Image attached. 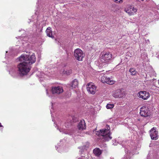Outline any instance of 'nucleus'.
<instances>
[{"mask_svg": "<svg viewBox=\"0 0 159 159\" xmlns=\"http://www.w3.org/2000/svg\"><path fill=\"white\" fill-rule=\"evenodd\" d=\"M112 141H113L112 143H113V144H114V145H116V140H113Z\"/></svg>", "mask_w": 159, "mask_h": 159, "instance_id": "b1692460", "label": "nucleus"}, {"mask_svg": "<svg viewBox=\"0 0 159 159\" xmlns=\"http://www.w3.org/2000/svg\"><path fill=\"white\" fill-rule=\"evenodd\" d=\"M94 154L97 156H99L102 153V151L99 148H96L93 150Z\"/></svg>", "mask_w": 159, "mask_h": 159, "instance_id": "4468645a", "label": "nucleus"}, {"mask_svg": "<svg viewBox=\"0 0 159 159\" xmlns=\"http://www.w3.org/2000/svg\"><path fill=\"white\" fill-rule=\"evenodd\" d=\"M129 72L132 75H135L137 73V71L135 70V69L133 68H131L129 69Z\"/></svg>", "mask_w": 159, "mask_h": 159, "instance_id": "f3484780", "label": "nucleus"}, {"mask_svg": "<svg viewBox=\"0 0 159 159\" xmlns=\"http://www.w3.org/2000/svg\"><path fill=\"white\" fill-rule=\"evenodd\" d=\"M78 129L80 130H82L86 129V124L84 120H81L78 123L77 125Z\"/></svg>", "mask_w": 159, "mask_h": 159, "instance_id": "f8f14e48", "label": "nucleus"}, {"mask_svg": "<svg viewBox=\"0 0 159 159\" xmlns=\"http://www.w3.org/2000/svg\"><path fill=\"white\" fill-rule=\"evenodd\" d=\"M51 91L53 94H59L63 92V89L60 86H53L52 88Z\"/></svg>", "mask_w": 159, "mask_h": 159, "instance_id": "6e6552de", "label": "nucleus"}, {"mask_svg": "<svg viewBox=\"0 0 159 159\" xmlns=\"http://www.w3.org/2000/svg\"><path fill=\"white\" fill-rule=\"evenodd\" d=\"M72 125V122L70 121H67L65 123V126L66 127L68 128L69 126Z\"/></svg>", "mask_w": 159, "mask_h": 159, "instance_id": "4be33fe9", "label": "nucleus"}, {"mask_svg": "<svg viewBox=\"0 0 159 159\" xmlns=\"http://www.w3.org/2000/svg\"><path fill=\"white\" fill-rule=\"evenodd\" d=\"M125 95V93L123 89H118L115 91L113 94V96L115 98H121Z\"/></svg>", "mask_w": 159, "mask_h": 159, "instance_id": "423d86ee", "label": "nucleus"}, {"mask_svg": "<svg viewBox=\"0 0 159 159\" xmlns=\"http://www.w3.org/2000/svg\"><path fill=\"white\" fill-rule=\"evenodd\" d=\"M87 90L89 93L94 94L96 91V87L92 83H89L86 85Z\"/></svg>", "mask_w": 159, "mask_h": 159, "instance_id": "39448f33", "label": "nucleus"}, {"mask_svg": "<svg viewBox=\"0 0 159 159\" xmlns=\"http://www.w3.org/2000/svg\"><path fill=\"white\" fill-rule=\"evenodd\" d=\"M140 114L141 116L147 117L150 115L149 110L147 107L143 106L140 108Z\"/></svg>", "mask_w": 159, "mask_h": 159, "instance_id": "0eeeda50", "label": "nucleus"}, {"mask_svg": "<svg viewBox=\"0 0 159 159\" xmlns=\"http://www.w3.org/2000/svg\"><path fill=\"white\" fill-rule=\"evenodd\" d=\"M158 132L154 128H152L150 130V136L152 140H156L158 139Z\"/></svg>", "mask_w": 159, "mask_h": 159, "instance_id": "9b49d317", "label": "nucleus"}, {"mask_svg": "<svg viewBox=\"0 0 159 159\" xmlns=\"http://www.w3.org/2000/svg\"><path fill=\"white\" fill-rule=\"evenodd\" d=\"M89 146V143H87L86 144V145H84L82 147H81V148L83 150H87Z\"/></svg>", "mask_w": 159, "mask_h": 159, "instance_id": "a211bd4d", "label": "nucleus"}, {"mask_svg": "<svg viewBox=\"0 0 159 159\" xmlns=\"http://www.w3.org/2000/svg\"><path fill=\"white\" fill-rule=\"evenodd\" d=\"M81 157H82V158H83V157H84V156H81Z\"/></svg>", "mask_w": 159, "mask_h": 159, "instance_id": "bb28decb", "label": "nucleus"}, {"mask_svg": "<svg viewBox=\"0 0 159 159\" xmlns=\"http://www.w3.org/2000/svg\"><path fill=\"white\" fill-rule=\"evenodd\" d=\"M46 93H47V95H48V92L47 90H46Z\"/></svg>", "mask_w": 159, "mask_h": 159, "instance_id": "a878e982", "label": "nucleus"}, {"mask_svg": "<svg viewBox=\"0 0 159 159\" xmlns=\"http://www.w3.org/2000/svg\"><path fill=\"white\" fill-rule=\"evenodd\" d=\"M74 56L76 60L79 61H82L84 56V54L80 49L78 48L75 50Z\"/></svg>", "mask_w": 159, "mask_h": 159, "instance_id": "20e7f679", "label": "nucleus"}, {"mask_svg": "<svg viewBox=\"0 0 159 159\" xmlns=\"http://www.w3.org/2000/svg\"><path fill=\"white\" fill-rule=\"evenodd\" d=\"M51 28L50 27H48L46 31V32L47 34V35L48 36L53 38L54 37L52 36V31L51 30Z\"/></svg>", "mask_w": 159, "mask_h": 159, "instance_id": "ddd939ff", "label": "nucleus"}, {"mask_svg": "<svg viewBox=\"0 0 159 159\" xmlns=\"http://www.w3.org/2000/svg\"><path fill=\"white\" fill-rule=\"evenodd\" d=\"M48 96H49V95L48 94Z\"/></svg>", "mask_w": 159, "mask_h": 159, "instance_id": "7c9ffc66", "label": "nucleus"}, {"mask_svg": "<svg viewBox=\"0 0 159 159\" xmlns=\"http://www.w3.org/2000/svg\"><path fill=\"white\" fill-rule=\"evenodd\" d=\"M48 96H49V95L48 94Z\"/></svg>", "mask_w": 159, "mask_h": 159, "instance_id": "2f4dec72", "label": "nucleus"}, {"mask_svg": "<svg viewBox=\"0 0 159 159\" xmlns=\"http://www.w3.org/2000/svg\"><path fill=\"white\" fill-rule=\"evenodd\" d=\"M158 84H159V80H158Z\"/></svg>", "mask_w": 159, "mask_h": 159, "instance_id": "c85d7f7f", "label": "nucleus"}, {"mask_svg": "<svg viewBox=\"0 0 159 159\" xmlns=\"http://www.w3.org/2000/svg\"><path fill=\"white\" fill-rule=\"evenodd\" d=\"M72 70L70 69L66 71L64 70L63 71V74H66L67 75H69L70 74H71L72 73Z\"/></svg>", "mask_w": 159, "mask_h": 159, "instance_id": "6ab92c4d", "label": "nucleus"}, {"mask_svg": "<svg viewBox=\"0 0 159 159\" xmlns=\"http://www.w3.org/2000/svg\"><path fill=\"white\" fill-rule=\"evenodd\" d=\"M110 128L109 125H107L106 128L95 131V133L98 136H102L105 141H108L112 139L111 136Z\"/></svg>", "mask_w": 159, "mask_h": 159, "instance_id": "f03ea898", "label": "nucleus"}, {"mask_svg": "<svg viewBox=\"0 0 159 159\" xmlns=\"http://www.w3.org/2000/svg\"><path fill=\"white\" fill-rule=\"evenodd\" d=\"M115 82V81L112 79L111 78H107L106 82V83L109 84H114Z\"/></svg>", "mask_w": 159, "mask_h": 159, "instance_id": "dca6fc26", "label": "nucleus"}, {"mask_svg": "<svg viewBox=\"0 0 159 159\" xmlns=\"http://www.w3.org/2000/svg\"><path fill=\"white\" fill-rule=\"evenodd\" d=\"M114 107V105L113 104H108L106 105V108L107 109H110L113 108Z\"/></svg>", "mask_w": 159, "mask_h": 159, "instance_id": "aec40b11", "label": "nucleus"}, {"mask_svg": "<svg viewBox=\"0 0 159 159\" xmlns=\"http://www.w3.org/2000/svg\"><path fill=\"white\" fill-rule=\"evenodd\" d=\"M112 58V54L109 52H107L102 55L100 60L102 63L107 64Z\"/></svg>", "mask_w": 159, "mask_h": 159, "instance_id": "7ed1b4c3", "label": "nucleus"}, {"mask_svg": "<svg viewBox=\"0 0 159 159\" xmlns=\"http://www.w3.org/2000/svg\"><path fill=\"white\" fill-rule=\"evenodd\" d=\"M20 62L18 65L19 74L20 75H25L30 71L31 69L30 65L36 61V57L34 54L29 55H22L19 58Z\"/></svg>", "mask_w": 159, "mask_h": 159, "instance_id": "f257e3e1", "label": "nucleus"}, {"mask_svg": "<svg viewBox=\"0 0 159 159\" xmlns=\"http://www.w3.org/2000/svg\"><path fill=\"white\" fill-rule=\"evenodd\" d=\"M59 130L60 132H63V129H59Z\"/></svg>", "mask_w": 159, "mask_h": 159, "instance_id": "393cba45", "label": "nucleus"}, {"mask_svg": "<svg viewBox=\"0 0 159 159\" xmlns=\"http://www.w3.org/2000/svg\"><path fill=\"white\" fill-rule=\"evenodd\" d=\"M107 78L105 77V76H102V77L101 78V81L102 83H106V82L107 81Z\"/></svg>", "mask_w": 159, "mask_h": 159, "instance_id": "412c9836", "label": "nucleus"}, {"mask_svg": "<svg viewBox=\"0 0 159 159\" xmlns=\"http://www.w3.org/2000/svg\"><path fill=\"white\" fill-rule=\"evenodd\" d=\"M116 3H121L123 2V0H113Z\"/></svg>", "mask_w": 159, "mask_h": 159, "instance_id": "5701e85b", "label": "nucleus"}, {"mask_svg": "<svg viewBox=\"0 0 159 159\" xmlns=\"http://www.w3.org/2000/svg\"><path fill=\"white\" fill-rule=\"evenodd\" d=\"M12 71H10V72H11Z\"/></svg>", "mask_w": 159, "mask_h": 159, "instance_id": "c756f323", "label": "nucleus"}, {"mask_svg": "<svg viewBox=\"0 0 159 159\" xmlns=\"http://www.w3.org/2000/svg\"><path fill=\"white\" fill-rule=\"evenodd\" d=\"M139 97L144 100H147L150 97L149 93L146 91H141L139 93Z\"/></svg>", "mask_w": 159, "mask_h": 159, "instance_id": "1a4fd4ad", "label": "nucleus"}, {"mask_svg": "<svg viewBox=\"0 0 159 159\" xmlns=\"http://www.w3.org/2000/svg\"><path fill=\"white\" fill-rule=\"evenodd\" d=\"M125 11L129 15L131 16L134 15L137 12V10L136 8L130 6L125 8Z\"/></svg>", "mask_w": 159, "mask_h": 159, "instance_id": "9d476101", "label": "nucleus"}, {"mask_svg": "<svg viewBox=\"0 0 159 159\" xmlns=\"http://www.w3.org/2000/svg\"><path fill=\"white\" fill-rule=\"evenodd\" d=\"M1 123H0V126H1Z\"/></svg>", "mask_w": 159, "mask_h": 159, "instance_id": "cd10ccee", "label": "nucleus"}, {"mask_svg": "<svg viewBox=\"0 0 159 159\" xmlns=\"http://www.w3.org/2000/svg\"><path fill=\"white\" fill-rule=\"evenodd\" d=\"M78 85V82L77 79H75L72 82L71 87L72 88H75L77 87Z\"/></svg>", "mask_w": 159, "mask_h": 159, "instance_id": "2eb2a0df", "label": "nucleus"}]
</instances>
